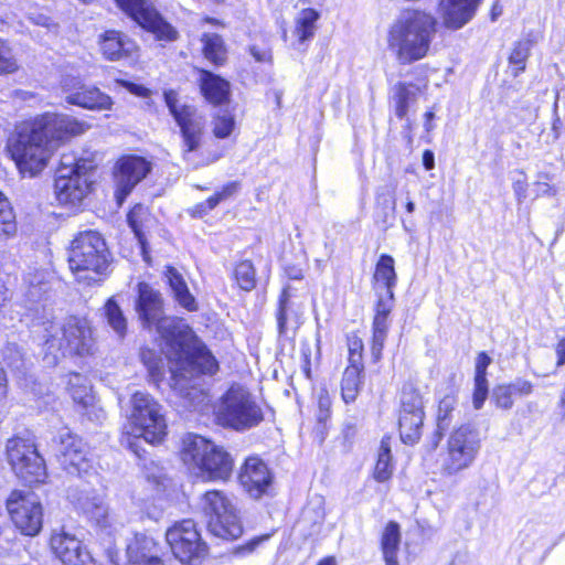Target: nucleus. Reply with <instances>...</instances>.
I'll use <instances>...</instances> for the list:
<instances>
[{"mask_svg":"<svg viewBox=\"0 0 565 565\" xmlns=\"http://www.w3.org/2000/svg\"><path fill=\"white\" fill-rule=\"evenodd\" d=\"M136 311L145 329L156 328L163 341V352L170 363L171 386L189 408L203 411L209 395L199 387L200 374H214L218 364L192 329L175 317H166L161 294L147 282H139Z\"/></svg>","mask_w":565,"mask_h":565,"instance_id":"f257e3e1","label":"nucleus"},{"mask_svg":"<svg viewBox=\"0 0 565 565\" xmlns=\"http://www.w3.org/2000/svg\"><path fill=\"white\" fill-rule=\"evenodd\" d=\"M90 125L61 113H44L15 127L8 151L19 171L34 177L46 166L57 148L84 135Z\"/></svg>","mask_w":565,"mask_h":565,"instance_id":"f03ea898","label":"nucleus"},{"mask_svg":"<svg viewBox=\"0 0 565 565\" xmlns=\"http://www.w3.org/2000/svg\"><path fill=\"white\" fill-rule=\"evenodd\" d=\"M437 31L436 18L419 9H406L390 25L387 47L401 65L425 58Z\"/></svg>","mask_w":565,"mask_h":565,"instance_id":"7ed1b4c3","label":"nucleus"},{"mask_svg":"<svg viewBox=\"0 0 565 565\" xmlns=\"http://www.w3.org/2000/svg\"><path fill=\"white\" fill-rule=\"evenodd\" d=\"M109 250L105 239L95 231L81 232L72 241L68 266L75 279L92 286L102 280L109 265Z\"/></svg>","mask_w":565,"mask_h":565,"instance_id":"20e7f679","label":"nucleus"},{"mask_svg":"<svg viewBox=\"0 0 565 565\" xmlns=\"http://www.w3.org/2000/svg\"><path fill=\"white\" fill-rule=\"evenodd\" d=\"M181 458L184 465L203 480H227L233 471V458L222 447L195 434L182 439Z\"/></svg>","mask_w":565,"mask_h":565,"instance_id":"39448f33","label":"nucleus"},{"mask_svg":"<svg viewBox=\"0 0 565 565\" xmlns=\"http://www.w3.org/2000/svg\"><path fill=\"white\" fill-rule=\"evenodd\" d=\"M94 168L92 158L62 156L54 182V193L60 204L76 207L83 202L92 189L89 172Z\"/></svg>","mask_w":565,"mask_h":565,"instance_id":"423d86ee","label":"nucleus"},{"mask_svg":"<svg viewBox=\"0 0 565 565\" xmlns=\"http://www.w3.org/2000/svg\"><path fill=\"white\" fill-rule=\"evenodd\" d=\"M215 416L220 425L238 431L255 427L263 420V412L255 398L239 384L232 385L220 398Z\"/></svg>","mask_w":565,"mask_h":565,"instance_id":"0eeeda50","label":"nucleus"},{"mask_svg":"<svg viewBox=\"0 0 565 565\" xmlns=\"http://www.w3.org/2000/svg\"><path fill=\"white\" fill-rule=\"evenodd\" d=\"M163 96L169 111L180 127L182 158L198 168L202 163L194 160L193 153L201 147L205 117L193 106L180 105L178 94L174 90H166Z\"/></svg>","mask_w":565,"mask_h":565,"instance_id":"6e6552de","label":"nucleus"},{"mask_svg":"<svg viewBox=\"0 0 565 565\" xmlns=\"http://www.w3.org/2000/svg\"><path fill=\"white\" fill-rule=\"evenodd\" d=\"M129 435L150 444L160 443L167 435V420L162 406L148 393L136 392L131 397Z\"/></svg>","mask_w":565,"mask_h":565,"instance_id":"1a4fd4ad","label":"nucleus"},{"mask_svg":"<svg viewBox=\"0 0 565 565\" xmlns=\"http://www.w3.org/2000/svg\"><path fill=\"white\" fill-rule=\"evenodd\" d=\"M54 332L45 340L47 350L62 355H88L93 353L95 340L85 319L70 317L61 327H51Z\"/></svg>","mask_w":565,"mask_h":565,"instance_id":"9d476101","label":"nucleus"},{"mask_svg":"<svg viewBox=\"0 0 565 565\" xmlns=\"http://www.w3.org/2000/svg\"><path fill=\"white\" fill-rule=\"evenodd\" d=\"M481 449L477 429L460 426L448 437L447 449L441 459V471L454 476L471 467Z\"/></svg>","mask_w":565,"mask_h":565,"instance_id":"9b49d317","label":"nucleus"},{"mask_svg":"<svg viewBox=\"0 0 565 565\" xmlns=\"http://www.w3.org/2000/svg\"><path fill=\"white\" fill-rule=\"evenodd\" d=\"M203 501L204 512L209 516L207 527L214 536L236 540L243 534L241 519L230 498L214 490L207 491Z\"/></svg>","mask_w":565,"mask_h":565,"instance_id":"f8f14e48","label":"nucleus"},{"mask_svg":"<svg viewBox=\"0 0 565 565\" xmlns=\"http://www.w3.org/2000/svg\"><path fill=\"white\" fill-rule=\"evenodd\" d=\"M7 456L13 471L24 482L38 483L46 477L44 460L31 439L10 438L7 443Z\"/></svg>","mask_w":565,"mask_h":565,"instance_id":"ddd939ff","label":"nucleus"},{"mask_svg":"<svg viewBox=\"0 0 565 565\" xmlns=\"http://www.w3.org/2000/svg\"><path fill=\"white\" fill-rule=\"evenodd\" d=\"M167 543L181 563L195 564L203 559L207 547L192 520L175 522L166 532Z\"/></svg>","mask_w":565,"mask_h":565,"instance_id":"4468645a","label":"nucleus"},{"mask_svg":"<svg viewBox=\"0 0 565 565\" xmlns=\"http://www.w3.org/2000/svg\"><path fill=\"white\" fill-rule=\"evenodd\" d=\"M7 509L17 529L35 536L43 525V509L39 498L30 491L14 490L7 500Z\"/></svg>","mask_w":565,"mask_h":565,"instance_id":"2eb2a0df","label":"nucleus"},{"mask_svg":"<svg viewBox=\"0 0 565 565\" xmlns=\"http://www.w3.org/2000/svg\"><path fill=\"white\" fill-rule=\"evenodd\" d=\"M64 100L72 106L87 110H110L114 102L111 97L94 85L85 84L79 77L66 75L60 83Z\"/></svg>","mask_w":565,"mask_h":565,"instance_id":"dca6fc26","label":"nucleus"},{"mask_svg":"<svg viewBox=\"0 0 565 565\" xmlns=\"http://www.w3.org/2000/svg\"><path fill=\"white\" fill-rule=\"evenodd\" d=\"M152 163L145 157L128 154L119 158L114 167L115 198L118 205L134 188L142 181L151 171Z\"/></svg>","mask_w":565,"mask_h":565,"instance_id":"f3484780","label":"nucleus"},{"mask_svg":"<svg viewBox=\"0 0 565 565\" xmlns=\"http://www.w3.org/2000/svg\"><path fill=\"white\" fill-rule=\"evenodd\" d=\"M424 402L418 390L405 386L401 397L399 435L405 444L416 443L422 435Z\"/></svg>","mask_w":565,"mask_h":565,"instance_id":"a211bd4d","label":"nucleus"},{"mask_svg":"<svg viewBox=\"0 0 565 565\" xmlns=\"http://www.w3.org/2000/svg\"><path fill=\"white\" fill-rule=\"evenodd\" d=\"M122 11L131 17L140 26L152 32L157 39L174 41L175 29L167 23L152 4L146 0H116Z\"/></svg>","mask_w":565,"mask_h":565,"instance_id":"6ab92c4d","label":"nucleus"},{"mask_svg":"<svg viewBox=\"0 0 565 565\" xmlns=\"http://www.w3.org/2000/svg\"><path fill=\"white\" fill-rule=\"evenodd\" d=\"M57 452L61 463L71 473L86 471V445L67 428L62 429L57 436Z\"/></svg>","mask_w":565,"mask_h":565,"instance_id":"aec40b11","label":"nucleus"},{"mask_svg":"<svg viewBox=\"0 0 565 565\" xmlns=\"http://www.w3.org/2000/svg\"><path fill=\"white\" fill-rule=\"evenodd\" d=\"M238 479L244 490L255 499L266 493L271 483V475L267 465L257 457L246 459Z\"/></svg>","mask_w":565,"mask_h":565,"instance_id":"412c9836","label":"nucleus"},{"mask_svg":"<svg viewBox=\"0 0 565 565\" xmlns=\"http://www.w3.org/2000/svg\"><path fill=\"white\" fill-rule=\"evenodd\" d=\"M482 0H440L438 12L447 29L458 30L476 14Z\"/></svg>","mask_w":565,"mask_h":565,"instance_id":"4be33fe9","label":"nucleus"},{"mask_svg":"<svg viewBox=\"0 0 565 565\" xmlns=\"http://www.w3.org/2000/svg\"><path fill=\"white\" fill-rule=\"evenodd\" d=\"M51 547L65 565H85L88 559V553L83 548L82 542L65 531L52 534Z\"/></svg>","mask_w":565,"mask_h":565,"instance_id":"5701e85b","label":"nucleus"},{"mask_svg":"<svg viewBox=\"0 0 565 565\" xmlns=\"http://www.w3.org/2000/svg\"><path fill=\"white\" fill-rule=\"evenodd\" d=\"M73 503L83 511L98 527L106 530L111 525V516L104 499L87 491L71 495Z\"/></svg>","mask_w":565,"mask_h":565,"instance_id":"b1692460","label":"nucleus"},{"mask_svg":"<svg viewBox=\"0 0 565 565\" xmlns=\"http://www.w3.org/2000/svg\"><path fill=\"white\" fill-rule=\"evenodd\" d=\"M393 299L380 297L375 307V315L373 319V337L371 353L375 361L380 360L382 350L387 337L390 327L388 316L392 311Z\"/></svg>","mask_w":565,"mask_h":565,"instance_id":"393cba45","label":"nucleus"},{"mask_svg":"<svg viewBox=\"0 0 565 565\" xmlns=\"http://www.w3.org/2000/svg\"><path fill=\"white\" fill-rule=\"evenodd\" d=\"M320 13L312 8L300 10L294 19V29L291 32V46L299 51H305V44L312 40L317 31V22Z\"/></svg>","mask_w":565,"mask_h":565,"instance_id":"a878e982","label":"nucleus"},{"mask_svg":"<svg viewBox=\"0 0 565 565\" xmlns=\"http://www.w3.org/2000/svg\"><path fill=\"white\" fill-rule=\"evenodd\" d=\"M99 44L103 55L109 61L131 56L137 51L136 43L117 31L105 32Z\"/></svg>","mask_w":565,"mask_h":565,"instance_id":"bb28decb","label":"nucleus"},{"mask_svg":"<svg viewBox=\"0 0 565 565\" xmlns=\"http://www.w3.org/2000/svg\"><path fill=\"white\" fill-rule=\"evenodd\" d=\"M200 87L205 99L213 105H222L230 100V83L209 71H201Z\"/></svg>","mask_w":565,"mask_h":565,"instance_id":"cd10ccee","label":"nucleus"},{"mask_svg":"<svg viewBox=\"0 0 565 565\" xmlns=\"http://www.w3.org/2000/svg\"><path fill=\"white\" fill-rule=\"evenodd\" d=\"M67 391L75 404L86 415H92L95 409V396L88 380L78 374H71L67 381Z\"/></svg>","mask_w":565,"mask_h":565,"instance_id":"c85d7f7f","label":"nucleus"},{"mask_svg":"<svg viewBox=\"0 0 565 565\" xmlns=\"http://www.w3.org/2000/svg\"><path fill=\"white\" fill-rule=\"evenodd\" d=\"M303 309L300 305L290 300L287 289H284L279 299V309L277 312V323L280 334L289 330H296L301 324Z\"/></svg>","mask_w":565,"mask_h":565,"instance_id":"c756f323","label":"nucleus"},{"mask_svg":"<svg viewBox=\"0 0 565 565\" xmlns=\"http://www.w3.org/2000/svg\"><path fill=\"white\" fill-rule=\"evenodd\" d=\"M427 86V82L422 84L398 83L395 85L393 100L395 115L399 119H404L407 116L411 105L416 103L418 97L426 92Z\"/></svg>","mask_w":565,"mask_h":565,"instance_id":"7c9ffc66","label":"nucleus"},{"mask_svg":"<svg viewBox=\"0 0 565 565\" xmlns=\"http://www.w3.org/2000/svg\"><path fill=\"white\" fill-rule=\"evenodd\" d=\"M161 561L158 544L147 535H136L127 547V562L139 565L140 562Z\"/></svg>","mask_w":565,"mask_h":565,"instance_id":"2f4dec72","label":"nucleus"},{"mask_svg":"<svg viewBox=\"0 0 565 565\" xmlns=\"http://www.w3.org/2000/svg\"><path fill=\"white\" fill-rule=\"evenodd\" d=\"M127 221L138 238L143 259L149 263V254L145 235V230L153 222L149 210L142 204H136L128 213Z\"/></svg>","mask_w":565,"mask_h":565,"instance_id":"473e14b6","label":"nucleus"},{"mask_svg":"<svg viewBox=\"0 0 565 565\" xmlns=\"http://www.w3.org/2000/svg\"><path fill=\"white\" fill-rule=\"evenodd\" d=\"M375 286L382 287L386 290L384 298L393 299V288L396 285L397 276L394 268V258L390 255L383 254L380 256L375 271L373 275Z\"/></svg>","mask_w":565,"mask_h":565,"instance_id":"72a5a7b5","label":"nucleus"},{"mask_svg":"<svg viewBox=\"0 0 565 565\" xmlns=\"http://www.w3.org/2000/svg\"><path fill=\"white\" fill-rule=\"evenodd\" d=\"M166 277L179 305L189 311L196 310L195 299L189 291L183 276L174 267H167Z\"/></svg>","mask_w":565,"mask_h":565,"instance_id":"f704fd0d","label":"nucleus"},{"mask_svg":"<svg viewBox=\"0 0 565 565\" xmlns=\"http://www.w3.org/2000/svg\"><path fill=\"white\" fill-rule=\"evenodd\" d=\"M456 405L457 397L454 392L446 394L443 398L439 399L436 416L437 431L435 434L433 444L434 448L438 446L444 433L449 428Z\"/></svg>","mask_w":565,"mask_h":565,"instance_id":"c9c22d12","label":"nucleus"},{"mask_svg":"<svg viewBox=\"0 0 565 565\" xmlns=\"http://www.w3.org/2000/svg\"><path fill=\"white\" fill-rule=\"evenodd\" d=\"M401 542L399 526L395 522H390L382 535V551L385 565H398L397 552Z\"/></svg>","mask_w":565,"mask_h":565,"instance_id":"e433bc0d","label":"nucleus"},{"mask_svg":"<svg viewBox=\"0 0 565 565\" xmlns=\"http://www.w3.org/2000/svg\"><path fill=\"white\" fill-rule=\"evenodd\" d=\"M364 369L347 366L341 381V395L345 403L354 402L362 386V373Z\"/></svg>","mask_w":565,"mask_h":565,"instance_id":"4c0bfd02","label":"nucleus"},{"mask_svg":"<svg viewBox=\"0 0 565 565\" xmlns=\"http://www.w3.org/2000/svg\"><path fill=\"white\" fill-rule=\"evenodd\" d=\"M203 54L215 65H222L226 60V49L222 38L215 33H204L201 38Z\"/></svg>","mask_w":565,"mask_h":565,"instance_id":"58836bf2","label":"nucleus"},{"mask_svg":"<svg viewBox=\"0 0 565 565\" xmlns=\"http://www.w3.org/2000/svg\"><path fill=\"white\" fill-rule=\"evenodd\" d=\"M391 438H383L380 445L377 460L374 468V478L379 482L387 481L393 473V462L391 454Z\"/></svg>","mask_w":565,"mask_h":565,"instance_id":"ea45409f","label":"nucleus"},{"mask_svg":"<svg viewBox=\"0 0 565 565\" xmlns=\"http://www.w3.org/2000/svg\"><path fill=\"white\" fill-rule=\"evenodd\" d=\"M532 46L533 42L531 40H520L513 44L509 55V64L513 67V76H519L525 71Z\"/></svg>","mask_w":565,"mask_h":565,"instance_id":"a19ab883","label":"nucleus"},{"mask_svg":"<svg viewBox=\"0 0 565 565\" xmlns=\"http://www.w3.org/2000/svg\"><path fill=\"white\" fill-rule=\"evenodd\" d=\"M17 232L15 215L9 201L0 192V241L13 236Z\"/></svg>","mask_w":565,"mask_h":565,"instance_id":"79ce46f5","label":"nucleus"},{"mask_svg":"<svg viewBox=\"0 0 565 565\" xmlns=\"http://www.w3.org/2000/svg\"><path fill=\"white\" fill-rule=\"evenodd\" d=\"M108 324L119 338H124L127 331V320L114 298H109L104 307Z\"/></svg>","mask_w":565,"mask_h":565,"instance_id":"37998d69","label":"nucleus"},{"mask_svg":"<svg viewBox=\"0 0 565 565\" xmlns=\"http://www.w3.org/2000/svg\"><path fill=\"white\" fill-rule=\"evenodd\" d=\"M234 277L241 289L250 291L256 286V273L249 260H243L236 265Z\"/></svg>","mask_w":565,"mask_h":565,"instance_id":"c03bdc74","label":"nucleus"},{"mask_svg":"<svg viewBox=\"0 0 565 565\" xmlns=\"http://www.w3.org/2000/svg\"><path fill=\"white\" fill-rule=\"evenodd\" d=\"M235 127L234 116L226 111H218L212 121L213 135L218 139H224L231 136Z\"/></svg>","mask_w":565,"mask_h":565,"instance_id":"a18cd8bd","label":"nucleus"},{"mask_svg":"<svg viewBox=\"0 0 565 565\" xmlns=\"http://www.w3.org/2000/svg\"><path fill=\"white\" fill-rule=\"evenodd\" d=\"M237 189L235 183L227 184L223 188L221 192L215 193L210 196L205 202L198 204L194 207V213L199 215H203L206 212L213 210L222 200H225L233 195Z\"/></svg>","mask_w":565,"mask_h":565,"instance_id":"49530a36","label":"nucleus"},{"mask_svg":"<svg viewBox=\"0 0 565 565\" xmlns=\"http://www.w3.org/2000/svg\"><path fill=\"white\" fill-rule=\"evenodd\" d=\"M513 395L512 387L509 384H500L492 390L491 398L497 407L510 409L514 404Z\"/></svg>","mask_w":565,"mask_h":565,"instance_id":"de8ad7c7","label":"nucleus"},{"mask_svg":"<svg viewBox=\"0 0 565 565\" xmlns=\"http://www.w3.org/2000/svg\"><path fill=\"white\" fill-rule=\"evenodd\" d=\"M349 348V366H358L364 369L363 365V341L358 335L348 338Z\"/></svg>","mask_w":565,"mask_h":565,"instance_id":"09e8293b","label":"nucleus"},{"mask_svg":"<svg viewBox=\"0 0 565 565\" xmlns=\"http://www.w3.org/2000/svg\"><path fill=\"white\" fill-rule=\"evenodd\" d=\"M141 361L148 367L153 376H159L162 373L163 360L154 351L145 349L140 353Z\"/></svg>","mask_w":565,"mask_h":565,"instance_id":"8fccbe9b","label":"nucleus"},{"mask_svg":"<svg viewBox=\"0 0 565 565\" xmlns=\"http://www.w3.org/2000/svg\"><path fill=\"white\" fill-rule=\"evenodd\" d=\"M18 64L10 46L0 39V74L12 73L17 71Z\"/></svg>","mask_w":565,"mask_h":565,"instance_id":"3c124183","label":"nucleus"},{"mask_svg":"<svg viewBox=\"0 0 565 565\" xmlns=\"http://www.w3.org/2000/svg\"><path fill=\"white\" fill-rule=\"evenodd\" d=\"M488 396V380L475 379L473 407L480 409Z\"/></svg>","mask_w":565,"mask_h":565,"instance_id":"603ef678","label":"nucleus"},{"mask_svg":"<svg viewBox=\"0 0 565 565\" xmlns=\"http://www.w3.org/2000/svg\"><path fill=\"white\" fill-rule=\"evenodd\" d=\"M331 399L327 392H320L318 396V413L317 418L319 423H324L330 415Z\"/></svg>","mask_w":565,"mask_h":565,"instance_id":"864d4df0","label":"nucleus"},{"mask_svg":"<svg viewBox=\"0 0 565 565\" xmlns=\"http://www.w3.org/2000/svg\"><path fill=\"white\" fill-rule=\"evenodd\" d=\"M509 385L512 387L514 395L527 396L533 392V384L525 379L519 377Z\"/></svg>","mask_w":565,"mask_h":565,"instance_id":"5fc2aeb1","label":"nucleus"},{"mask_svg":"<svg viewBox=\"0 0 565 565\" xmlns=\"http://www.w3.org/2000/svg\"><path fill=\"white\" fill-rule=\"evenodd\" d=\"M491 363V358L484 353L480 352L477 356L476 361V375L475 379L487 380V369Z\"/></svg>","mask_w":565,"mask_h":565,"instance_id":"6e6d98bb","label":"nucleus"},{"mask_svg":"<svg viewBox=\"0 0 565 565\" xmlns=\"http://www.w3.org/2000/svg\"><path fill=\"white\" fill-rule=\"evenodd\" d=\"M534 186L536 196H555L558 192L556 185L543 180H536Z\"/></svg>","mask_w":565,"mask_h":565,"instance_id":"4d7b16f0","label":"nucleus"},{"mask_svg":"<svg viewBox=\"0 0 565 565\" xmlns=\"http://www.w3.org/2000/svg\"><path fill=\"white\" fill-rule=\"evenodd\" d=\"M268 537H269L268 535H263V536L254 537L250 541H248L246 544L236 547L234 553L237 554V555L249 554V553L254 552L255 548L262 542L266 541Z\"/></svg>","mask_w":565,"mask_h":565,"instance_id":"13d9d810","label":"nucleus"},{"mask_svg":"<svg viewBox=\"0 0 565 565\" xmlns=\"http://www.w3.org/2000/svg\"><path fill=\"white\" fill-rule=\"evenodd\" d=\"M520 174L522 178L513 182V191L515 193L516 200L522 202L526 198L527 181L525 174L522 171Z\"/></svg>","mask_w":565,"mask_h":565,"instance_id":"bf43d9fd","label":"nucleus"},{"mask_svg":"<svg viewBox=\"0 0 565 565\" xmlns=\"http://www.w3.org/2000/svg\"><path fill=\"white\" fill-rule=\"evenodd\" d=\"M249 52L252 56L260 63H268L271 62V52L268 49L265 47H258L256 45H253L249 47Z\"/></svg>","mask_w":565,"mask_h":565,"instance_id":"052dcab7","label":"nucleus"},{"mask_svg":"<svg viewBox=\"0 0 565 565\" xmlns=\"http://www.w3.org/2000/svg\"><path fill=\"white\" fill-rule=\"evenodd\" d=\"M556 354H557V366H562L565 364V337L561 339L555 348Z\"/></svg>","mask_w":565,"mask_h":565,"instance_id":"680f3d73","label":"nucleus"},{"mask_svg":"<svg viewBox=\"0 0 565 565\" xmlns=\"http://www.w3.org/2000/svg\"><path fill=\"white\" fill-rule=\"evenodd\" d=\"M8 299V289L0 281V322H2V319L4 318L3 308L6 307Z\"/></svg>","mask_w":565,"mask_h":565,"instance_id":"e2e57ef3","label":"nucleus"},{"mask_svg":"<svg viewBox=\"0 0 565 565\" xmlns=\"http://www.w3.org/2000/svg\"><path fill=\"white\" fill-rule=\"evenodd\" d=\"M423 163L427 170H431L434 168V154L431 151L426 150L423 154Z\"/></svg>","mask_w":565,"mask_h":565,"instance_id":"0e129e2a","label":"nucleus"},{"mask_svg":"<svg viewBox=\"0 0 565 565\" xmlns=\"http://www.w3.org/2000/svg\"><path fill=\"white\" fill-rule=\"evenodd\" d=\"M7 394V384L4 372L0 369V401L4 398Z\"/></svg>","mask_w":565,"mask_h":565,"instance_id":"69168bd1","label":"nucleus"},{"mask_svg":"<svg viewBox=\"0 0 565 565\" xmlns=\"http://www.w3.org/2000/svg\"><path fill=\"white\" fill-rule=\"evenodd\" d=\"M434 117H435V114L433 111L425 113V124H424V126H425L426 131H428V132L431 131L433 128H434V126L431 124V120L434 119Z\"/></svg>","mask_w":565,"mask_h":565,"instance_id":"338daca9","label":"nucleus"},{"mask_svg":"<svg viewBox=\"0 0 565 565\" xmlns=\"http://www.w3.org/2000/svg\"><path fill=\"white\" fill-rule=\"evenodd\" d=\"M502 7L495 2L491 9V20H497L502 14Z\"/></svg>","mask_w":565,"mask_h":565,"instance_id":"774afa93","label":"nucleus"}]
</instances>
